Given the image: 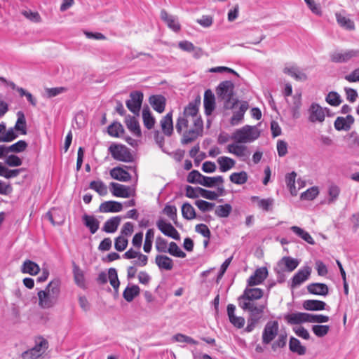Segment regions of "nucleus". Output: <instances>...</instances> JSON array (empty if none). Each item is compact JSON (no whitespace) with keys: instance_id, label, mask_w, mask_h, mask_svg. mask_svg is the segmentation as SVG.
Instances as JSON below:
<instances>
[{"instance_id":"1","label":"nucleus","mask_w":359,"mask_h":359,"mask_svg":"<svg viewBox=\"0 0 359 359\" xmlns=\"http://www.w3.org/2000/svg\"><path fill=\"white\" fill-rule=\"evenodd\" d=\"M200 104V97L190 102L177 119V132L182 134L184 131L181 140L182 144H188L203 135V121L198 112Z\"/></svg>"},{"instance_id":"2","label":"nucleus","mask_w":359,"mask_h":359,"mask_svg":"<svg viewBox=\"0 0 359 359\" xmlns=\"http://www.w3.org/2000/svg\"><path fill=\"white\" fill-rule=\"evenodd\" d=\"M238 305L243 311L249 312V316L247 320L248 324L244 329V332L248 333L252 332L263 318L264 310L267 305L266 302L264 304L241 302Z\"/></svg>"},{"instance_id":"3","label":"nucleus","mask_w":359,"mask_h":359,"mask_svg":"<svg viewBox=\"0 0 359 359\" xmlns=\"http://www.w3.org/2000/svg\"><path fill=\"white\" fill-rule=\"evenodd\" d=\"M60 294V281L55 279L50 282L45 290L38 292L39 306L42 309L54 306Z\"/></svg>"},{"instance_id":"4","label":"nucleus","mask_w":359,"mask_h":359,"mask_svg":"<svg viewBox=\"0 0 359 359\" xmlns=\"http://www.w3.org/2000/svg\"><path fill=\"white\" fill-rule=\"evenodd\" d=\"M187 181L191 184H198L206 187H213L217 183L222 184L224 178L220 175L216 177L205 176L199 171L193 170L188 174Z\"/></svg>"},{"instance_id":"5","label":"nucleus","mask_w":359,"mask_h":359,"mask_svg":"<svg viewBox=\"0 0 359 359\" xmlns=\"http://www.w3.org/2000/svg\"><path fill=\"white\" fill-rule=\"evenodd\" d=\"M233 83L231 81L221 82L217 88V94L219 97L224 100V107L226 109H232L236 104L233 99Z\"/></svg>"},{"instance_id":"6","label":"nucleus","mask_w":359,"mask_h":359,"mask_svg":"<svg viewBox=\"0 0 359 359\" xmlns=\"http://www.w3.org/2000/svg\"><path fill=\"white\" fill-rule=\"evenodd\" d=\"M259 136L257 129L246 125L241 129L236 130L232 138L238 143L251 142L257 140Z\"/></svg>"},{"instance_id":"7","label":"nucleus","mask_w":359,"mask_h":359,"mask_svg":"<svg viewBox=\"0 0 359 359\" xmlns=\"http://www.w3.org/2000/svg\"><path fill=\"white\" fill-rule=\"evenodd\" d=\"M330 60L335 63H346L359 58L358 49L337 50L330 54Z\"/></svg>"},{"instance_id":"8","label":"nucleus","mask_w":359,"mask_h":359,"mask_svg":"<svg viewBox=\"0 0 359 359\" xmlns=\"http://www.w3.org/2000/svg\"><path fill=\"white\" fill-rule=\"evenodd\" d=\"M109 151L114 159L122 162H132L133 156L130 149L123 144H111L109 147Z\"/></svg>"},{"instance_id":"9","label":"nucleus","mask_w":359,"mask_h":359,"mask_svg":"<svg viewBox=\"0 0 359 359\" xmlns=\"http://www.w3.org/2000/svg\"><path fill=\"white\" fill-rule=\"evenodd\" d=\"M48 348V341L45 339H40L36 345L21 354L22 359H38L46 352Z\"/></svg>"},{"instance_id":"10","label":"nucleus","mask_w":359,"mask_h":359,"mask_svg":"<svg viewBox=\"0 0 359 359\" xmlns=\"http://www.w3.org/2000/svg\"><path fill=\"white\" fill-rule=\"evenodd\" d=\"M143 93L135 90L130 93V99L126 102L127 108L135 115L138 116L143 101Z\"/></svg>"},{"instance_id":"11","label":"nucleus","mask_w":359,"mask_h":359,"mask_svg":"<svg viewBox=\"0 0 359 359\" xmlns=\"http://www.w3.org/2000/svg\"><path fill=\"white\" fill-rule=\"evenodd\" d=\"M278 332V323L276 320L269 321L264 326L262 332V343L270 344L277 336Z\"/></svg>"},{"instance_id":"12","label":"nucleus","mask_w":359,"mask_h":359,"mask_svg":"<svg viewBox=\"0 0 359 359\" xmlns=\"http://www.w3.org/2000/svg\"><path fill=\"white\" fill-rule=\"evenodd\" d=\"M156 226L165 236L170 237L175 240H180V236L177 229L171 223L166 222L163 218H160L156 221Z\"/></svg>"},{"instance_id":"13","label":"nucleus","mask_w":359,"mask_h":359,"mask_svg":"<svg viewBox=\"0 0 359 359\" xmlns=\"http://www.w3.org/2000/svg\"><path fill=\"white\" fill-rule=\"evenodd\" d=\"M264 292L260 288H245L243 294L238 299V304L241 302L256 303L255 301L261 299L263 297Z\"/></svg>"},{"instance_id":"14","label":"nucleus","mask_w":359,"mask_h":359,"mask_svg":"<svg viewBox=\"0 0 359 359\" xmlns=\"http://www.w3.org/2000/svg\"><path fill=\"white\" fill-rule=\"evenodd\" d=\"M111 194L116 197L129 198L135 194V190L126 185L111 182L109 184Z\"/></svg>"},{"instance_id":"15","label":"nucleus","mask_w":359,"mask_h":359,"mask_svg":"<svg viewBox=\"0 0 359 359\" xmlns=\"http://www.w3.org/2000/svg\"><path fill=\"white\" fill-rule=\"evenodd\" d=\"M161 19L166 24L168 27L174 32H179L181 30V25L178 18L175 15L169 14L165 10L161 11Z\"/></svg>"},{"instance_id":"16","label":"nucleus","mask_w":359,"mask_h":359,"mask_svg":"<svg viewBox=\"0 0 359 359\" xmlns=\"http://www.w3.org/2000/svg\"><path fill=\"white\" fill-rule=\"evenodd\" d=\"M328 111L327 108H322L318 104L313 103L309 107V121L312 123L320 122L322 123L325 120V111Z\"/></svg>"},{"instance_id":"17","label":"nucleus","mask_w":359,"mask_h":359,"mask_svg":"<svg viewBox=\"0 0 359 359\" xmlns=\"http://www.w3.org/2000/svg\"><path fill=\"white\" fill-rule=\"evenodd\" d=\"M227 150L229 153L236 156L243 161H247L251 154L246 146L238 144H229L227 146Z\"/></svg>"},{"instance_id":"18","label":"nucleus","mask_w":359,"mask_h":359,"mask_svg":"<svg viewBox=\"0 0 359 359\" xmlns=\"http://www.w3.org/2000/svg\"><path fill=\"white\" fill-rule=\"evenodd\" d=\"M311 272V268L309 266H305L299 269L292 279L291 287H296L300 285L309 278Z\"/></svg>"},{"instance_id":"19","label":"nucleus","mask_w":359,"mask_h":359,"mask_svg":"<svg viewBox=\"0 0 359 359\" xmlns=\"http://www.w3.org/2000/svg\"><path fill=\"white\" fill-rule=\"evenodd\" d=\"M283 73L287 74L298 81H305L307 76L299 67L295 65H286L283 69Z\"/></svg>"},{"instance_id":"20","label":"nucleus","mask_w":359,"mask_h":359,"mask_svg":"<svg viewBox=\"0 0 359 359\" xmlns=\"http://www.w3.org/2000/svg\"><path fill=\"white\" fill-rule=\"evenodd\" d=\"M354 121L353 116L350 114H348L346 117L339 116L334 121V126L338 131H348L351 129Z\"/></svg>"},{"instance_id":"21","label":"nucleus","mask_w":359,"mask_h":359,"mask_svg":"<svg viewBox=\"0 0 359 359\" xmlns=\"http://www.w3.org/2000/svg\"><path fill=\"white\" fill-rule=\"evenodd\" d=\"M268 271L266 267H261L257 269L253 275L248 279V285L249 286H254L261 284L267 277Z\"/></svg>"},{"instance_id":"22","label":"nucleus","mask_w":359,"mask_h":359,"mask_svg":"<svg viewBox=\"0 0 359 359\" xmlns=\"http://www.w3.org/2000/svg\"><path fill=\"white\" fill-rule=\"evenodd\" d=\"M236 306L232 304L227 306V315L230 323L236 328H243L245 320L243 317L236 316L235 315Z\"/></svg>"},{"instance_id":"23","label":"nucleus","mask_w":359,"mask_h":359,"mask_svg":"<svg viewBox=\"0 0 359 359\" xmlns=\"http://www.w3.org/2000/svg\"><path fill=\"white\" fill-rule=\"evenodd\" d=\"M299 261L291 257H283L278 262V266L283 271L288 272L293 271L299 265Z\"/></svg>"},{"instance_id":"24","label":"nucleus","mask_w":359,"mask_h":359,"mask_svg":"<svg viewBox=\"0 0 359 359\" xmlns=\"http://www.w3.org/2000/svg\"><path fill=\"white\" fill-rule=\"evenodd\" d=\"M123 209V205L121 203L109 201H105L100 205L99 210L101 212H118Z\"/></svg>"},{"instance_id":"25","label":"nucleus","mask_w":359,"mask_h":359,"mask_svg":"<svg viewBox=\"0 0 359 359\" xmlns=\"http://www.w3.org/2000/svg\"><path fill=\"white\" fill-rule=\"evenodd\" d=\"M203 104L205 114H211L215 107V99L214 94L209 89L205 91Z\"/></svg>"},{"instance_id":"26","label":"nucleus","mask_w":359,"mask_h":359,"mask_svg":"<svg viewBox=\"0 0 359 359\" xmlns=\"http://www.w3.org/2000/svg\"><path fill=\"white\" fill-rule=\"evenodd\" d=\"M285 319L289 324L297 325L308 322V313L296 312L287 314Z\"/></svg>"},{"instance_id":"27","label":"nucleus","mask_w":359,"mask_h":359,"mask_svg":"<svg viewBox=\"0 0 359 359\" xmlns=\"http://www.w3.org/2000/svg\"><path fill=\"white\" fill-rule=\"evenodd\" d=\"M126 125L128 129L136 137H141L142 133L138 121L135 117L130 115L127 116L125 119Z\"/></svg>"},{"instance_id":"28","label":"nucleus","mask_w":359,"mask_h":359,"mask_svg":"<svg viewBox=\"0 0 359 359\" xmlns=\"http://www.w3.org/2000/svg\"><path fill=\"white\" fill-rule=\"evenodd\" d=\"M110 175L114 180L121 182H128L132 177L130 173L121 167H115L110 171Z\"/></svg>"},{"instance_id":"29","label":"nucleus","mask_w":359,"mask_h":359,"mask_svg":"<svg viewBox=\"0 0 359 359\" xmlns=\"http://www.w3.org/2000/svg\"><path fill=\"white\" fill-rule=\"evenodd\" d=\"M161 126L163 133L170 136L173 132L172 114L168 113L161 121Z\"/></svg>"},{"instance_id":"30","label":"nucleus","mask_w":359,"mask_h":359,"mask_svg":"<svg viewBox=\"0 0 359 359\" xmlns=\"http://www.w3.org/2000/svg\"><path fill=\"white\" fill-rule=\"evenodd\" d=\"M149 103L155 111L162 113L165 107V98L161 95H152L149 97Z\"/></svg>"},{"instance_id":"31","label":"nucleus","mask_w":359,"mask_h":359,"mask_svg":"<svg viewBox=\"0 0 359 359\" xmlns=\"http://www.w3.org/2000/svg\"><path fill=\"white\" fill-rule=\"evenodd\" d=\"M308 292L316 295L326 296L328 294V287L325 283H311L307 286Z\"/></svg>"},{"instance_id":"32","label":"nucleus","mask_w":359,"mask_h":359,"mask_svg":"<svg viewBox=\"0 0 359 359\" xmlns=\"http://www.w3.org/2000/svg\"><path fill=\"white\" fill-rule=\"evenodd\" d=\"M250 200L252 202H256L257 206L265 212L271 210L274 203V200L272 198L261 199L259 196H253Z\"/></svg>"},{"instance_id":"33","label":"nucleus","mask_w":359,"mask_h":359,"mask_svg":"<svg viewBox=\"0 0 359 359\" xmlns=\"http://www.w3.org/2000/svg\"><path fill=\"white\" fill-rule=\"evenodd\" d=\"M121 219L120 216H114L107 219L103 225L102 231L109 233H114L120 224Z\"/></svg>"},{"instance_id":"34","label":"nucleus","mask_w":359,"mask_h":359,"mask_svg":"<svg viewBox=\"0 0 359 359\" xmlns=\"http://www.w3.org/2000/svg\"><path fill=\"white\" fill-rule=\"evenodd\" d=\"M335 16L337 22L340 27L350 31L355 29V23L352 20L341 13H336Z\"/></svg>"},{"instance_id":"35","label":"nucleus","mask_w":359,"mask_h":359,"mask_svg":"<svg viewBox=\"0 0 359 359\" xmlns=\"http://www.w3.org/2000/svg\"><path fill=\"white\" fill-rule=\"evenodd\" d=\"M303 307L308 311H322L326 309V304L320 300L309 299L303 302Z\"/></svg>"},{"instance_id":"36","label":"nucleus","mask_w":359,"mask_h":359,"mask_svg":"<svg viewBox=\"0 0 359 359\" xmlns=\"http://www.w3.org/2000/svg\"><path fill=\"white\" fill-rule=\"evenodd\" d=\"M155 262L161 269L170 271L173 268L172 259L166 255H157Z\"/></svg>"},{"instance_id":"37","label":"nucleus","mask_w":359,"mask_h":359,"mask_svg":"<svg viewBox=\"0 0 359 359\" xmlns=\"http://www.w3.org/2000/svg\"><path fill=\"white\" fill-rule=\"evenodd\" d=\"M82 219L86 226L89 229L90 232L92 234L95 233L99 229V221L94 216L86 214L83 216Z\"/></svg>"},{"instance_id":"38","label":"nucleus","mask_w":359,"mask_h":359,"mask_svg":"<svg viewBox=\"0 0 359 359\" xmlns=\"http://www.w3.org/2000/svg\"><path fill=\"white\" fill-rule=\"evenodd\" d=\"M21 271L23 273H29L32 276H34L40 271V267L36 263L27 259L23 262Z\"/></svg>"},{"instance_id":"39","label":"nucleus","mask_w":359,"mask_h":359,"mask_svg":"<svg viewBox=\"0 0 359 359\" xmlns=\"http://www.w3.org/2000/svg\"><path fill=\"white\" fill-rule=\"evenodd\" d=\"M140 289L137 285H128L123 292V297L128 302H131L135 297L138 296Z\"/></svg>"},{"instance_id":"40","label":"nucleus","mask_w":359,"mask_h":359,"mask_svg":"<svg viewBox=\"0 0 359 359\" xmlns=\"http://www.w3.org/2000/svg\"><path fill=\"white\" fill-rule=\"evenodd\" d=\"M73 275L75 283L81 288H85L86 281L83 271L80 267L73 262Z\"/></svg>"},{"instance_id":"41","label":"nucleus","mask_w":359,"mask_h":359,"mask_svg":"<svg viewBox=\"0 0 359 359\" xmlns=\"http://www.w3.org/2000/svg\"><path fill=\"white\" fill-rule=\"evenodd\" d=\"M221 172H225L234 167L236 161L227 156H220L217 160Z\"/></svg>"},{"instance_id":"42","label":"nucleus","mask_w":359,"mask_h":359,"mask_svg":"<svg viewBox=\"0 0 359 359\" xmlns=\"http://www.w3.org/2000/svg\"><path fill=\"white\" fill-rule=\"evenodd\" d=\"M17 121L15 124L14 128L16 131L20 132L22 135L27 134V123L24 113L19 111L17 113Z\"/></svg>"},{"instance_id":"43","label":"nucleus","mask_w":359,"mask_h":359,"mask_svg":"<svg viewBox=\"0 0 359 359\" xmlns=\"http://www.w3.org/2000/svg\"><path fill=\"white\" fill-rule=\"evenodd\" d=\"M289 348L292 352L296 353L299 355H302L306 353V347L302 346L300 341L295 337H292L290 339Z\"/></svg>"},{"instance_id":"44","label":"nucleus","mask_w":359,"mask_h":359,"mask_svg":"<svg viewBox=\"0 0 359 359\" xmlns=\"http://www.w3.org/2000/svg\"><path fill=\"white\" fill-rule=\"evenodd\" d=\"M290 229H291V231H292V232L294 233H295L297 236H299V238L303 239L304 241H306L309 244H311V245L315 244L314 239L311 237V236L307 231H306L303 229H302L297 226H291Z\"/></svg>"},{"instance_id":"45","label":"nucleus","mask_w":359,"mask_h":359,"mask_svg":"<svg viewBox=\"0 0 359 359\" xmlns=\"http://www.w3.org/2000/svg\"><path fill=\"white\" fill-rule=\"evenodd\" d=\"M142 118L144 126L147 129H151L155 124V118L151 115L149 108L147 106L142 109Z\"/></svg>"},{"instance_id":"46","label":"nucleus","mask_w":359,"mask_h":359,"mask_svg":"<svg viewBox=\"0 0 359 359\" xmlns=\"http://www.w3.org/2000/svg\"><path fill=\"white\" fill-rule=\"evenodd\" d=\"M248 109V104L246 102L241 104L239 109L235 111L231 118V123L233 126L238 125L244 117V114Z\"/></svg>"},{"instance_id":"47","label":"nucleus","mask_w":359,"mask_h":359,"mask_svg":"<svg viewBox=\"0 0 359 359\" xmlns=\"http://www.w3.org/2000/svg\"><path fill=\"white\" fill-rule=\"evenodd\" d=\"M248 179V173L245 171H241L239 172H233L229 180L232 183L241 185L247 182Z\"/></svg>"},{"instance_id":"48","label":"nucleus","mask_w":359,"mask_h":359,"mask_svg":"<svg viewBox=\"0 0 359 359\" xmlns=\"http://www.w3.org/2000/svg\"><path fill=\"white\" fill-rule=\"evenodd\" d=\"M297 174L294 171L287 174L285 176V182L287 187L292 196H296L297 194V189L295 187V180H296Z\"/></svg>"},{"instance_id":"49","label":"nucleus","mask_w":359,"mask_h":359,"mask_svg":"<svg viewBox=\"0 0 359 359\" xmlns=\"http://www.w3.org/2000/svg\"><path fill=\"white\" fill-rule=\"evenodd\" d=\"M89 188L95 191L100 196L107 194V187L102 180L92 181L89 184Z\"/></svg>"},{"instance_id":"50","label":"nucleus","mask_w":359,"mask_h":359,"mask_svg":"<svg viewBox=\"0 0 359 359\" xmlns=\"http://www.w3.org/2000/svg\"><path fill=\"white\" fill-rule=\"evenodd\" d=\"M182 215L184 218L191 220L196 217L194 207L188 202L184 203L182 206Z\"/></svg>"},{"instance_id":"51","label":"nucleus","mask_w":359,"mask_h":359,"mask_svg":"<svg viewBox=\"0 0 359 359\" xmlns=\"http://www.w3.org/2000/svg\"><path fill=\"white\" fill-rule=\"evenodd\" d=\"M108 133L111 137H119L123 134L124 128L119 122H114L108 126Z\"/></svg>"},{"instance_id":"52","label":"nucleus","mask_w":359,"mask_h":359,"mask_svg":"<svg viewBox=\"0 0 359 359\" xmlns=\"http://www.w3.org/2000/svg\"><path fill=\"white\" fill-rule=\"evenodd\" d=\"M231 211V205L229 203H226L217 206L215 213L219 217H228Z\"/></svg>"},{"instance_id":"53","label":"nucleus","mask_w":359,"mask_h":359,"mask_svg":"<svg viewBox=\"0 0 359 359\" xmlns=\"http://www.w3.org/2000/svg\"><path fill=\"white\" fill-rule=\"evenodd\" d=\"M154 237V231L153 229H149L147 231L145 235V241L144 244V251L149 253L151 250L153 239Z\"/></svg>"},{"instance_id":"54","label":"nucleus","mask_w":359,"mask_h":359,"mask_svg":"<svg viewBox=\"0 0 359 359\" xmlns=\"http://www.w3.org/2000/svg\"><path fill=\"white\" fill-rule=\"evenodd\" d=\"M163 213L167 215L172 221L176 223L177 219V210L175 205L167 203L162 210Z\"/></svg>"},{"instance_id":"55","label":"nucleus","mask_w":359,"mask_h":359,"mask_svg":"<svg viewBox=\"0 0 359 359\" xmlns=\"http://www.w3.org/2000/svg\"><path fill=\"white\" fill-rule=\"evenodd\" d=\"M108 278L109 280L111 285L114 287L116 291L120 285V282L118 278L117 271L114 268H110L108 271Z\"/></svg>"},{"instance_id":"56","label":"nucleus","mask_w":359,"mask_h":359,"mask_svg":"<svg viewBox=\"0 0 359 359\" xmlns=\"http://www.w3.org/2000/svg\"><path fill=\"white\" fill-rule=\"evenodd\" d=\"M167 252L176 257L184 258L186 257V253L184 252L175 242H171L169 244Z\"/></svg>"},{"instance_id":"57","label":"nucleus","mask_w":359,"mask_h":359,"mask_svg":"<svg viewBox=\"0 0 359 359\" xmlns=\"http://www.w3.org/2000/svg\"><path fill=\"white\" fill-rule=\"evenodd\" d=\"M326 102L332 106H339L341 103V96L334 91L330 92L325 98Z\"/></svg>"},{"instance_id":"58","label":"nucleus","mask_w":359,"mask_h":359,"mask_svg":"<svg viewBox=\"0 0 359 359\" xmlns=\"http://www.w3.org/2000/svg\"><path fill=\"white\" fill-rule=\"evenodd\" d=\"M194 203L203 212L211 211L215 206L214 203L208 202L204 200H197Z\"/></svg>"},{"instance_id":"59","label":"nucleus","mask_w":359,"mask_h":359,"mask_svg":"<svg viewBox=\"0 0 359 359\" xmlns=\"http://www.w3.org/2000/svg\"><path fill=\"white\" fill-rule=\"evenodd\" d=\"M18 137V134L15 133V129L13 128H10L8 130H5V134L0 137V142H9Z\"/></svg>"},{"instance_id":"60","label":"nucleus","mask_w":359,"mask_h":359,"mask_svg":"<svg viewBox=\"0 0 359 359\" xmlns=\"http://www.w3.org/2000/svg\"><path fill=\"white\" fill-rule=\"evenodd\" d=\"M172 339L177 342L187 343L194 345L198 344V341L191 338V337L180 333L175 334L172 337Z\"/></svg>"},{"instance_id":"61","label":"nucleus","mask_w":359,"mask_h":359,"mask_svg":"<svg viewBox=\"0 0 359 359\" xmlns=\"http://www.w3.org/2000/svg\"><path fill=\"white\" fill-rule=\"evenodd\" d=\"M201 187H193L187 185L185 187V196L189 198H196L201 196Z\"/></svg>"},{"instance_id":"62","label":"nucleus","mask_w":359,"mask_h":359,"mask_svg":"<svg viewBox=\"0 0 359 359\" xmlns=\"http://www.w3.org/2000/svg\"><path fill=\"white\" fill-rule=\"evenodd\" d=\"M330 330V326L326 325H313L312 331L318 337L325 336Z\"/></svg>"},{"instance_id":"63","label":"nucleus","mask_w":359,"mask_h":359,"mask_svg":"<svg viewBox=\"0 0 359 359\" xmlns=\"http://www.w3.org/2000/svg\"><path fill=\"white\" fill-rule=\"evenodd\" d=\"M27 147V144L24 140H19L18 142H15V144L7 147L8 149V152H15L19 153L25 151Z\"/></svg>"},{"instance_id":"64","label":"nucleus","mask_w":359,"mask_h":359,"mask_svg":"<svg viewBox=\"0 0 359 359\" xmlns=\"http://www.w3.org/2000/svg\"><path fill=\"white\" fill-rule=\"evenodd\" d=\"M340 193V189L338 186L332 184L330 186L328 189V194L330 198L328 199V204L334 203L338 198Z\"/></svg>"}]
</instances>
